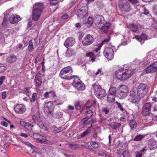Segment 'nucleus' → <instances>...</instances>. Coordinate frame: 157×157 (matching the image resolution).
I'll return each mask as SVG.
<instances>
[{
    "label": "nucleus",
    "instance_id": "obj_6",
    "mask_svg": "<svg viewBox=\"0 0 157 157\" xmlns=\"http://www.w3.org/2000/svg\"><path fill=\"white\" fill-rule=\"evenodd\" d=\"M136 92L144 98L148 92L147 86L145 84L140 83L136 88Z\"/></svg>",
    "mask_w": 157,
    "mask_h": 157
},
{
    "label": "nucleus",
    "instance_id": "obj_25",
    "mask_svg": "<svg viewBox=\"0 0 157 157\" xmlns=\"http://www.w3.org/2000/svg\"><path fill=\"white\" fill-rule=\"evenodd\" d=\"M147 38V36L145 34L143 33H142L140 36H136L135 37L136 39L140 42L142 40H146Z\"/></svg>",
    "mask_w": 157,
    "mask_h": 157
},
{
    "label": "nucleus",
    "instance_id": "obj_31",
    "mask_svg": "<svg viewBox=\"0 0 157 157\" xmlns=\"http://www.w3.org/2000/svg\"><path fill=\"white\" fill-rule=\"evenodd\" d=\"M74 54L73 50L71 48H68L66 54V56L68 57H70Z\"/></svg>",
    "mask_w": 157,
    "mask_h": 157
},
{
    "label": "nucleus",
    "instance_id": "obj_10",
    "mask_svg": "<svg viewBox=\"0 0 157 157\" xmlns=\"http://www.w3.org/2000/svg\"><path fill=\"white\" fill-rule=\"evenodd\" d=\"M42 75L40 72L37 73L35 76L34 82L36 88L39 89L40 88L42 84Z\"/></svg>",
    "mask_w": 157,
    "mask_h": 157
},
{
    "label": "nucleus",
    "instance_id": "obj_50",
    "mask_svg": "<svg viewBox=\"0 0 157 157\" xmlns=\"http://www.w3.org/2000/svg\"><path fill=\"white\" fill-rule=\"evenodd\" d=\"M94 21V20L93 18L91 17H89L87 21V23L89 24L90 25H91L93 23V22Z\"/></svg>",
    "mask_w": 157,
    "mask_h": 157
},
{
    "label": "nucleus",
    "instance_id": "obj_37",
    "mask_svg": "<svg viewBox=\"0 0 157 157\" xmlns=\"http://www.w3.org/2000/svg\"><path fill=\"white\" fill-rule=\"evenodd\" d=\"M90 144L93 148L95 149L98 148L99 146L98 142L96 141H91Z\"/></svg>",
    "mask_w": 157,
    "mask_h": 157
},
{
    "label": "nucleus",
    "instance_id": "obj_34",
    "mask_svg": "<svg viewBox=\"0 0 157 157\" xmlns=\"http://www.w3.org/2000/svg\"><path fill=\"white\" fill-rule=\"evenodd\" d=\"M129 125L130 128H136L137 123L134 120H131L129 123Z\"/></svg>",
    "mask_w": 157,
    "mask_h": 157
},
{
    "label": "nucleus",
    "instance_id": "obj_42",
    "mask_svg": "<svg viewBox=\"0 0 157 157\" xmlns=\"http://www.w3.org/2000/svg\"><path fill=\"white\" fill-rule=\"evenodd\" d=\"M93 114V112L91 110L87 111L86 113V117H88L89 118L91 117Z\"/></svg>",
    "mask_w": 157,
    "mask_h": 157
},
{
    "label": "nucleus",
    "instance_id": "obj_61",
    "mask_svg": "<svg viewBox=\"0 0 157 157\" xmlns=\"http://www.w3.org/2000/svg\"><path fill=\"white\" fill-rule=\"evenodd\" d=\"M68 17V15L67 13H65L63 14L61 18L63 19H67Z\"/></svg>",
    "mask_w": 157,
    "mask_h": 157
},
{
    "label": "nucleus",
    "instance_id": "obj_5",
    "mask_svg": "<svg viewBox=\"0 0 157 157\" xmlns=\"http://www.w3.org/2000/svg\"><path fill=\"white\" fill-rule=\"evenodd\" d=\"M93 86L94 94L98 98H101L105 96L106 95L105 91L101 88L100 85H93Z\"/></svg>",
    "mask_w": 157,
    "mask_h": 157
},
{
    "label": "nucleus",
    "instance_id": "obj_46",
    "mask_svg": "<svg viewBox=\"0 0 157 157\" xmlns=\"http://www.w3.org/2000/svg\"><path fill=\"white\" fill-rule=\"evenodd\" d=\"M89 133H90V130L88 129H87L86 131H84L82 133L81 135V137H84L86 135H87Z\"/></svg>",
    "mask_w": 157,
    "mask_h": 157
},
{
    "label": "nucleus",
    "instance_id": "obj_47",
    "mask_svg": "<svg viewBox=\"0 0 157 157\" xmlns=\"http://www.w3.org/2000/svg\"><path fill=\"white\" fill-rule=\"evenodd\" d=\"M50 3L52 6H55L58 3V0H49Z\"/></svg>",
    "mask_w": 157,
    "mask_h": 157
},
{
    "label": "nucleus",
    "instance_id": "obj_4",
    "mask_svg": "<svg viewBox=\"0 0 157 157\" xmlns=\"http://www.w3.org/2000/svg\"><path fill=\"white\" fill-rule=\"evenodd\" d=\"M129 100L132 103L138 104L141 98H143L141 96L138 94L135 90H131L130 92Z\"/></svg>",
    "mask_w": 157,
    "mask_h": 157
},
{
    "label": "nucleus",
    "instance_id": "obj_56",
    "mask_svg": "<svg viewBox=\"0 0 157 157\" xmlns=\"http://www.w3.org/2000/svg\"><path fill=\"white\" fill-rule=\"evenodd\" d=\"M110 40V39L109 38H107L106 39H104L103 40L101 43L100 44L102 45H103L104 44H105V43H107L108 42L109 40Z\"/></svg>",
    "mask_w": 157,
    "mask_h": 157
},
{
    "label": "nucleus",
    "instance_id": "obj_38",
    "mask_svg": "<svg viewBox=\"0 0 157 157\" xmlns=\"http://www.w3.org/2000/svg\"><path fill=\"white\" fill-rule=\"evenodd\" d=\"M32 133L30 134V135L32 137H33V138L36 139L37 141L38 140L39 138L40 137V135L38 134L37 133H34V132H31Z\"/></svg>",
    "mask_w": 157,
    "mask_h": 157
},
{
    "label": "nucleus",
    "instance_id": "obj_53",
    "mask_svg": "<svg viewBox=\"0 0 157 157\" xmlns=\"http://www.w3.org/2000/svg\"><path fill=\"white\" fill-rule=\"evenodd\" d=\"M116 104L118 106V108L122 111H124V109L121 106L120 103H119L117 102V101L116 102Z\"/></svg>",
    "mask_w": 157,
    "mask_h": 157
},
{
    "label": "nucleus",
    "instance_id": "obj_32",
    "mask_svg": "<svg viewBox=\"0 0 157 157\" xmlns=\"http://www.w3.org/2000/svg\"><path fill=\"white\" fill-rule=\"evenodd\" d=\"M115 95L109 94L107 96V100L109 102H112L115 101Z\"/></svg>",
    "mask_w": 157,
    "mask_h": 157
},
{
    "label": "nucleus",
    "instance_id": "obj_35",
    "mask_svg": "<svg viewBox=\"0 0 157 157\" xmlns=\"http://www.w3.org/2000/svg\"><path fill=\"white\" fill-rule=\"evenodd\" d=\"M37 100V95L36 93H34L32 94V98H30V101L31 102L34 103Z\"/></svg>",
    "mask_w": 157,
    "mask_h": 157
},
{
    "label": "nucleus",
    "instance_id": "obj_27",
    "mask_svg": "<svg viewBox=\"0 0 157 157\" xmlns=\"http://www.w3.org/2000/svg\"><path fill=\"white\" fill-rule=\"evenodd\" d=\"M86 56L89 57L91 60L94 62L95 61V59L96 58V56L92 52H87L86 54Z\"/></svg>",
    "mask_w": 157,
    "mask_h": 157
},
{
    "label": "nucleus",
    "instance_id": "obj_11",
    "mask_svg": "<svg viewBox=\"0 0 157 157\" xmlns=\"http://www.w3.org/2000/svg\"><path fill=\"white\" fill-rule=\"evenodd\" d=\"M103 54L105 57L111 60L113 58L114 51L113 49L110 47H105L103 51Z\"/></svg>",
    "mask_w": 157,
    "mask_h": 157
},
{
    "label": "nucleus",
    "instance_id": "obj_43",
    "mask_svg": "<svg viewBox=\"0 0 157 157\" xmlns=\"http://www.w3.org/2000/svg\"><path fill=\"white\" fill-rule=\"evenodd\" d=\"M50 98H54L56 96L55 92L54 90H51L49 91Z\"/></svg>",
    "mask_w": 157,
    "mask_h": 157
},
{
    "label": "nucleus",
    "instance_id": "obj_59",
    "mask_svg": "<svg viewBox=\"0 0 157 157\" xmlns=\"http://www.w3.org/2000/svg\"><path fill=\"white\" fill-rule=\"evenodd\" d=\"M128 1L132 3L133 4H136L138 3V1L137 0H128Z\"/></svg>",
    "mask_w": 157,
    "mask_h": 157
},
{
    "label": "nucleus",
    "instance_id": "obj_17",
    "mask_svg": "<svg viewBox=\"0 0 157 157\" xmlns=\"http://www.w3.org/2000/svg\"><path fill=\"white\" fill-rule=\"evenodd\" d=\"M15 113L18 114H23L26 110L25 106L22 104H17L14 108Z\"/></svg>",
    "mask_w": 157,
    "mask_h": 157
},
{
    "label": "nucleus",
    "instance_id": "obj_28",
    "mask_svg": "<svg viewBox=\"0 0 157 157\" xmlns=\"http://www.w3.org/2000/svg\"><path fill=\"white\" fill-rule=\"evenodd\" d=\"M9 18L7 16L4 17L2 25V26L4 27H6L9 24Z\"/></svg>",
    "mask_w": 157,
    "mask_h": 157
},
{
    "label": "nucleus",
    "instance_id": "obj_2",
    "mask_svg": "<svg viewBox=\"0 0 157 157\" xmlns=\"http://www.w3.org/2000/svg\"><path fill=\"white\" fill-rule=\"evenodd\" d=\"M44 8L43 4L36 3L33 6L32 10V18L33 20L37 21L40 17Z\"/></svg>",
    "mask_w": 157,
    "mask_h": 157
},
{
    "label": "nucleus",
    "instance_id": "obj_63",
    "mask_svg": "<svg viewBox=\"0 0 157 157\" xmlns=\"http://www.w3.org/2000/svg\"><path fill=\"white\" fill-rule=\"evenodd\" d=\"M35 42L36 44V46H38V44H39L40 41L37 38H35L34 39Z\"/></svg>",
    "mask_w": 157,
    "mask_h": 157
},
{
    "label": "nucleus",
    "instance_id": "obj_52",
    "mask_svg": "<svg viewBox=\"0 0 157 157\" xmlns=\"http://www.w3.org/2000/svg\"><path fill=\"white\" fill-rule=\"evenodd\" d=\"M56 129H54L53 130V132L54 133H56L61 132L62 131L64 130L66 128H64V129H62V128H56Z\"/></svg>",
    "mask_w": 157,
    "mask_h": 157
},
{
    "label": "nucleus",
    "instance_id": "obj_40",
    "mask_svg": "<svg viewBox=\"0 0 157 157\" xmlns=\"http://www.w3.org/2000/svg\"><path fill=\"white\" fill-rule=\"evenodd\" d=\"M6 120L8 122V123L4 121H2L0 122V124L6 127L7 126L8 124L10 125L11 123L10 121L9 120Z\"/></svg>",
    "mask_w": 157,
    "mask_h": 157
},
{
    "label": "nucleus",
    "instance_id": "obj_1",
    "mask_svg": "<svg viewBox=\"0 0 157 157\" xmlns=\"http://www.w3.org/2000/svg\"><path fill=\"white\" fill-rule=\"evenodd\" d=\"M134 71L132 69H125L122 67L115 72L116 78L121 81H125L130 78L133 75Z\"/></svg>",
    "mask_w": 157,
    "mask_h": 157
},
{
    "label": "nucleus",
    "instance_id": "obj_30",
    "mask_svg": "<svg viewBox=\"0 0 157 157\" xmlns=\"http://www.w3.org/2000/svg\"><path fill=\"white\" fill-rule=\"evenodd\" d=\"M129 26L131 30L134 32H136L138 28V25L134 23L131 24Z\"/></svg>",
    "mask_w": 157,
    "mask_h": 157
},
{
    "label": "nucleus",
    "instance_id": "obj_57",
    "mask_svg": "<svg viewBox=\"0 0 157 157\" xmlns=\"http://www.w3.org/2000/svg\"><path fill=\"white\" fill-rule=\"evenodd\" d=\"M102 45L101 44H100L98 46L97 48H96L95 50H94V51L96 53H97L101 49V47Z\"/></svg>",
    "mask_w": 157,
    "mask_h": 157
},
{
    "label": "nucleus",
    "instance_id": "obj_23",
    "mask_svg": "<svg viewBox=\"0 0 157 157\" xmlns=\"http://www.w3.org/2000/svg\"><path fill=\"white\" fill-rule=\"evenodd\" d=\"M148 147L151 150H153L157 148L156 142L153 139L149 140L148 143Z\"/></svg>",
    "mask_w": 157,
    "mask_h": 157
},
{
    "label": "nucleus",
    "instance_id": "obj_55",
    "mask_svg": "<svg viewBox=\"0 0 157 157\" xmlns=\"http://www.w3.org/2000/svg\"><path fill=\"white\" fill-rule=\"evenodd\" d=\"M153 12L157 15V5H155L153 6Z\"/></svg>",
    "mask_w": 157,
    "mask_h": 157
},
{
    "label": "nucleus",
    "instance_id": "obj_16",
    "mask_svg": "<svg viewBox=\"0 0 157 157\" xmlns=\"http://www.w3.org/2000/svg\"><path fill=\"white\" fill-rule=\"evenodd\" d=\"M119 90L120 91L119 95L122 98L125 97L127 95V93L128 92V87L125 85L119 86Z\"/></svg>",
    "mask_w": 157,
    "mask_h": 157
},
{
    "label": "nucleus",
    "instance_id": "obj_58",
    "mask_svg": "<svg viewBox=\"0 0 157 157\" xmlns=\"http://www.w3.org/2000/svg\"><path fill=\"white\" fill-rule=\"evenodd\" d=\"M25 144L28 147H30L32 149L34 147V146L29 142H27L25 143Z\"/></svg>",
    "mask_w": 157,
    "mask_h": 157
},
{
    "label": "nucleus",
    "instance_id": "obj_21",
    "mask_svg": "<svg viewBox=\"0 0 157 157\" xmlns=\"http://www.w3.org/2000/svg\"><path fill=\"white\" fill-rule=\"evenodd\" d=\"M21 20V18L19 16L16 14H12L9 18V21L11 24L17 23Z\"/></svg>",
    "mask_w": 157,
    "mask_h": 157
},
{
    "label": "nucleus",
    "instance_id": "obj_49",
    "mask_svg": "<svg viewBox=\"0 0 157 157\" xmlns=\"http://www.w3.org/2000/svg\"><path fill=\"white\" fill-rule=\"evenodd\" d=\"M102 111V112L104 113L105 114H107L109 112V109L107 107L103 108Z\"/></svg>",
    "mask_w": 157,
    "mask_h": 157
},
{
    "label": "nucleus",
    "instance_id": "obj_29",
    "mask_svg": "<svg viewBox=\"0 0 157 157\" xmlns=\"http://www.w3.org/2000/svg\"><path fill=\"white\" fill-rule=\"evenodd\" d=\"M27 49L30 52L34 51L33 44L32 40H30L29 42L28 46Z\"/></svg>",
    "mask_w": 157,
    "mask_h": 157
},
{
    "label": "nucleus",
    "instance_id": "obj_33",
    "mask_svg": "<svg viewBox=\"0 0 157 157\" xmlns=\"http://www.w3.org/2000/svg\"><path fill=\"white\" fill-rule=\"evenodd\" d=\"M116 88L115 87H111L109 89V94L116 95Z\"/></svg>",
    "mask_w": 157,
    "mask_h": 157
},
{
    "label": "nucleus",
    "instance_id": "obj_62",
    "mask_svg": "<svg viewBox=\"0 0 157 157\" xmlns=\"http://www.w3.org/2000/svg\"><path fill=\"white\" fill-rule=\"evenodd\" d=\"M2 97L3 99H5L6 98V93L5 91L3 92L2 93Z\"/></svg>",
    "mask_w": 157,
    "mask_h": 157
},
{
    "label": "nucleus",
    "instance_id": "obj_41",
    "mask_svg": "<svg viewBox=\"0 0 157 157\" xmlns=\"http://www.w3.org/2000/svg\"><path fill=\"white\" fill-rule=\"evenodd\" d=\"M53 102V104H55L56 105H61L63 103L62 101L59 99H56Z\"/></svg>",
    "mask_w": 157,
    "mask_h": 157
},
{
    "label": "nucleus",
    "instance_id": "obj_22",
    "mask_svg": "<svg viewBox=\"0 0 157 157\" xmlns=\"http://www.w3.org/2000/svg\"><path fill=\"white\" fill-rule=\"evenodd\" d=\"M110 26V23L109 22L107 23L105 21V23L103 25H102L101 27L98 28L100 29V31L103 33H106Z\"/></svg>",
    "mask_w": 157,
    "mask_h": 157
},
{
    "label": "nucleus",
    "instance_id": "obj_15",
    "mask_svg": "<svg viewBox=\"0 0 157 157\" xmlns=\"http://www.w3.org/2000/svg\"><path fill=\"white\" fill-rule=\"evenodd\" d=\"M94 41L93 36L90 34H87L83 38L82 44L84 46H87L92 44Z\"/></svg>",
    "mask_w": 157,
    "mask_h": 157
},
{
    "label": "nucleus",
    "instance_id": "obj_7",
    "mask_svg": "<svg viewBox=\"0 0 157 157\" xmlns=\"http://www.w3.org/2000/svg\"><path fill=\"white\" fill-rule=\"evenodd\" d=\"M75 77L76 78H75L72 83L73 86L78 90H84L85 89V86L84 83L77 76H75Z\"/></svg>",
    "mask_w": 157,
    "mask_h": 157
},
{
    "label": "nucleus",
    "instance_id": "obj_26",
    "mask_svg": "<svg viewBox=\"0 0 157 157\" xmlns=\"http://www.w3.org/2000/svg\"><path fill=\"white\" fill-rule=\"evenodd\" d=\"M37 142L40 143H43L47 144L49 143V141L46 138L43 136L40 135L37 141Z\"/></svg>",
    "mask_w": 157,
    "mask_h": 157
},
{
    "label": "nucleus",
    "instance_id": "obj_3",
    "mask_svg": "<svg viewBox=\"0 0 157 157\" xmlns=\"http://www.w3.org/2000/svg\"><path fill=\"white\" fill-rule=\"evenodd\" d=\"M73 72L72 68L70 66L64 67L61 70L59 76L63 79L70 80L75 76H70Z\"/></svg>",
    "mask_w": 157,
    "mask_h": 157
},
{
    "label": "nucleus",
    "instance_id": "obj_54",
    "mask_svg": "<svg viewBox=\"0 0 157 157\" xmlns=\"http://www.w3.org/2000/svg\"><path fill=\"white\" fill-rule=\"evenodd\" d=\"M44 96L46 98H50L49 91L45 92L44 94Z\"/></svg>",
    "mask_w": 157,
    "mask_h": 157
},
{
    "label": "nucleus",
    "instance_id": "obj_20",
    "mask_svg": "<svg viewBox=\"0 0 157 157\" xmlns=\"http://www.w3.org/2000/svg\"><path fill=\"white\" fill-rule=\"evenodd\" d=\"M75 43V39L72 37H70L68 38L65 41L64 43V45L67 48L69 47L72 46Z\"/></svg>",
    "mask_w": 157,
    "mask_h": 157
},
{
    "label": "nucleus",
    "instance_id": "obj_64",
    "mask_svg": "<svg viewBox=\"0 0 157 157\" xmlns=\"http://www.w3.org/2000/svg\"><path fill=\"white\" fill-rule=\"evenodd\" d=\"M153 110L154 112L157 111V105L155 104L154 105V106L153 107Z\"/></svg>",
    "mask_w": 157,
    "mask_h": 157
},
{
    "label": "nucleus",
    "instance_id": "obj_36",
    "mask_svg": "<svg viewBox=\"0 0 157 157\" xmlns=\"http://www.w3.org/2000/svg\"><path fill=\"white\" fill-rule=\"evenodd\" d=\"M63 115L62 112H57L54 115V117L58 119L61 118Z\"/></svg>",
    "mask_w": 157,
    "mask_h": 157
},
{
    "label": "nucleus",
    "instance_id": "obj_18",
    "mask_svg": "<svg viewBox=\"0 0 157 157\" xmlns=\"http://www.w3.org/2000/svg\"><path fill=\"white\" fill-rule=\"evenodd\" d=\"M121 3V2L120 1L119 6L120 9L121 10L126 12H129L130 11L131 7L129 3L127 2L122 3Z\"/></svg>",
    "mask_w": 157,
    "mask_h": 157
},
{
    "label": "nucleus",
    "instance_id": "obj_9",
    "mask_svg": "<svg viewBox=\"0 0 157 157\" xmlns=\"http://www.w3.org/2000/svg\"><path fill=\"white\" fill-rule=\"evenodd\" d=\"M94 21L96 26L98 28L101 27L106 21L104 17L101 15H97L94 20Z\"/></svg>",
    "mask_w": 157,
    "mask_h": 157
},
{
    "label": "nucleus",
    "instance_id": "obj_51",
    "mask_svg": "<svg viewBox=\"0 0 157 157\" xmlns=\"http://www.w3.org/2000/svg\"><path fill=\"white\" fill-rule=\"evenodd\" d=\"M122 155L124 157H129V155L128 151L125 150L123 152Z\"/></svg>",
    "mask_w": 157,
    "mask_h": 157
},
{
    "label": "nucleus",
    "instance_id": "obj_39",
    "mask_svg": "<svg viewBox=\"0 0 157 157\" xmlns=\"http://www.w3.org/2000/svg\"><path fill=\"white\" fill-rule=\"evenodd\" d=\"M144 137V136L140 135H136L134 139L133 140L136 141H140Z\"/></svg>",
    "mask_w": 157,
    "mask_h": 157
},
{
    "label": "nucleus",
    "instance_id": "obj_12",
    "mask_svg": "<svg viewBox=\"0 0 157 157\" xmlns=\"http://www.w3.org/2000/svg\"><path fill=\"white\" fill-rule=\"evenodd\" d=\"M88 13L87 8L85 6L82 7L78 10L77 15L81 18H85L87 16Z\"/></svg>",
    "mask_w": 157,
    "mask_h": 157
},
{
    "label": "nucleus",
    "instance_id": "obj_60",
    "mask_svg": "<svg viewBox=\"0 0 157 157\" xmlns=\"http://www.w3.org/2000/svg\"><path fill=\"white\" fill-rule=\"evenodd\" d=\"M142 154L140 152H137L136 154V157H142Z\"/></svg>",
    "mask_w": 157,
    "mask_h": 157
},
{
    "label": "nucleus",
    "instance_id": "obj_8",
    "mask_svg": "<svg viewBox=\"0 0 157 157\" xmlns=\"http://www.w3.org/2000/svg\"><path fill=\"white\" fill-rule=\"evenodd\" d=\"M151 105V104L150 102L146 103L144 104L141 111L142 114L144 116H147L150 115Z\"/></svg>",
    "mask_w": 157,
    "mask_h": 157
},
{
    "label": "nucleus",
    "instance_id": "obj_13",
    "mask_svg": "<svg viewBox=\"0 0 157 157\" xmlns=\"http://www.w3.org/2000/svg\"><path fill=\"white\" fill-rule=\"evenodd\" d=\"M33 119L35 122L33 124H31L29 122L26 121H20V124L21 126L25 128H27V127H29L31 126V127H33L35 126L36 124V122L37 121L39 120L38 117L36 116V115H33Z\"/></svg>",
    "mask_w": 157,
    "mask_h": 157
},
{
    "label": "nucleus",
    "instance_id": "obj_19",
    "mask_svg": "<svg viewBox=\"0 0 157 157\" xmlns=\"http://www.w3.org/2000/svg\"><path fill=\"white\" fill-rule=\"evenodd\" d=\"M146 73H152L157 71V62H155L148 66L146 69Z\"/></svg>",
    "mask_w": 157,
    "mask_h": 157
},
{
    "label": "nucleus",
    "instance_id": "obj_44",
    "mask_svg": "<svg viewBox=\"0 0 157 157\" xmlns=\"http://www.w3.org/2000/svg\"><path fill=\"white\" fill-rule=\"evenodd\" d=\"M96 122V120L94 119H92L90 121L89 124H88V128H92L94 127L93 124Z\"/></svg>",
    "mask_w": 157,
    "mask_h": 157
},
{
    "label": "nucleus",
    "instance_id": "obj_24",
    "mask_svg": "<svg viewBox=\"0 0 157 157\" xmlns=\"http://www.w3.org/2000/svg\"><path fill=\"white\" fill-rule=\"evenodd\" d=\"M17 60V57L15 55L12 54L7 57L6 61L7 62L12 63L16 62Z\"/></svg>",
    "mask_w": 157,
    "mask_h": 157
},
{
    "label": "nucleus",
    "instance_id": "obj_48",
    "mask_svg": "<svg viewBox=\"0 0 157 157\" xmlns=\"http://www.w3.org/2000/svg\"><path fill=\"white\" fill-rule=\"evenodd\" d=\"M75 106L76 110H79L81 108V106L79 102H76L75 104Z\"/></svg>",
    "mask_w": 157,
    "mask_h": 157
},
{
    "label": "nucleus",
    "instance_id": "obj_45",
    "mask_svg": "<svg viewBox=\"0 0 157 157\" xmlns=\"http://www.w3.org/2000/svg\"><path fill=\"white\" fill-rule=\"evenodd\" d=\"M89 119V118L86 117L85 118L82 119L80 123L82 125H85L86 124V122Z\"/></svg>",
    "mask_w": 157,
    "mask_h": 157
},
{
    "label": "nucleus",
    "instance_id": "obj_14",
    "mask_svg": "<svg viewBox=\"0 0 157 157\" xmlns=\"http://www.w3.org/2000/svg\"><path fill=\"white\" fill-rule=\"evenodd\" d=\"M54 109L53 102L49 101L45 103L44 107V111L46 114H51Z\"/></svg>",
    "mask_w": 157,
    "mask_h": 157
}]
</instances>
